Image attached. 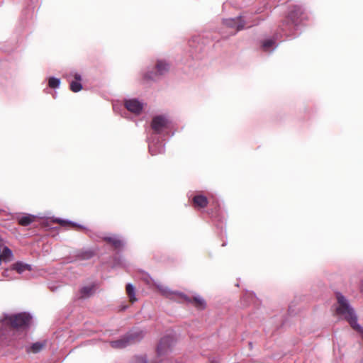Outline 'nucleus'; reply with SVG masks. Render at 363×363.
<instances>
[{"instance_id":"obj_1","label":"nucleus","mask_w":363,"mask_h":363,"mask_svg":"<svg viewBox=\"0 0 363 363\" xmlns=\"http://www.w3.org/2000/svg\"><path fill=\"white\" fill-rule=\"evenodd\" d=\"M335 296L337 299V314L341 318L346 320L351 328L363 339V327L357 323V314L349 300L340 292H337Z\"/></svg>"},{"instance_id":"obj_2","label":"nucleus","mask_w":363,"mask_h":363,"mask_svg":"<svg viewBox=\"0 0 363 363\" xmlns=\"http://www.w3.org/2000/svg\"><path fill=\"white\" fill-rule=\"evenodd\" d=\"M306 18L303 9L300 6H294L289 11L286 20L279 26V30L282 35L287 37L295 38L298 35L296 33L298 30L300 24Z\"/></svg>"},{"instance_id":"obj_3","label":"nucleus","mask_w":363,"mask_h":363,"mask_svg":"<svg viewBox=\"0 0 363 363\" xmlns=\"http://www.w3.org/2000/svg\"><path fill=\"white\" fill-rule=\"evenodd\" d=\"M33 316L27 312L0 314V323L5 326H10L18 331H26L32 323Z\"/></svg>"},{"instance_id":"obj_4","label":"nucleus","mask_w":363,"mask_h":363,"mask_svg":"<svg viewBox=\"0 0 363 363\" xmlns=\"http://www.w3.org/2000/svg\"><path fill=\"white\" fill-rule=\"evenodd\" d=\"M145 335L144 332L140 329L130 330L125 336L117 340L110 342L113 348H123L127 345L140 341Z\"/></svg>"},{"instance_id":"obj_5","label":"nucleus","mask_w":363,"mask_h":363,"mask_svg":"<svg viewBox=\"0 0 363 363\" xmlns=\"http://www.w3.org/2000/svg\"><path fill=\"white\" fill-rule=\"evenodd\" d=\"M172 121L166 115L155 116L151 123L152 135L159 136L167 132L171 126Z\"/></svg>"},{"instance_id":"obj_6","label":"nucleus","mask_w":363,"mask_h":363,"mask_svg":"<svg viewBox=\"0 0 363 363\" xmlns=\"http://www.w3.org/2000/svg\"><path fill=\"white\" fill-rule=\"evenodd\" d=\"M223 25L226 28L233 29L231 35H235L238 31L245 28L251 27L253 24L248 21L247 16H239L236 18H226L223 20Z\"/></svg>"},{"instance_id":"obj_7","label":"nucleus","mask_w":363,"mask_h":363,"mask_svg":"<svg viewBox=\"0 0 363 363\" xmlns=\"http://www.w3.org/2000/svg\"><path fill=\"white\" fill-rule=\"evenodd\" d=\"M169 69L170 65L166 60L158 59L152 70L147 72L144 77L148 79L155 80L159 77L166 74Z\"/></svg>"},{"instance_id":"obj_8","label":"nucleus","mask_w":363,"mask_h":363,"mask_svg":"<svg viewBox=\"0 0 363 363\" xmlns=\"http://www.w3.org/2000/svg\"><path fill=\"white\" fill-rule=\"evenodd\" d=\"M149 152L152 155H156L164 152L163 140L160 136L150 135L148 138Z\"/></svg>"},{"instance_id":"obj_9","label":"nucleus","mask_w":363,"mask_h":363,"mask_svg":"<svg viewBox=\"0 0 363 363\" xmlns=\"http://www.w3.org/2000/svg\"><path fill=\"white\" fill-rule=\"evenodd\" d=\"M157 288L163 296H166L168 298L174 300H179L180 298H183L186 300L187 302H191V299L189 298L184 294L179 292L177 291H172L167 286L159 284L157 286Z\"/></svg>"},{"instance_id":"obj_10","label":"nucleus","mask_w":363,"mask_h":363,"mask_svg":"<svg viewBox=\"0 0 363 363\" xmlns=\"http://www.w3.org/2000/svg\"><path fill=\"white\" fill-rule=\"evenodd\" d=\"M174 344V338L171 335H166L161 338L157 347V353L159 357L165 355L170 350Z\"/></svg>"},{"instance_id":"obj_11","label":"nucleus","mask_w":363,"mask_h":363,"mask_svg":"<svg viewBox=\"0 0 363 363\" xmlns=\"http://www.w3.org/2000/svg\"><path fill=\"white\" fill-rule=\"evenodd\" d=\"M32 267L31 265L24 263L23 262H17L14 263L10 269H6L3 272V275L6 277H9L12 279V277H9V274L13 271H16L18 274H21L26 271H31Z\"/></svg>"},{"instance_id":"obj_12","label":"nucleus","mask_w":363,"mask_h":363,"mask_svg":"<svg viewBox=\"0 0 363 363\" xmlns=\"http://www.w3.org/2000/svg\"><path fill=\"white\" fill-rule=\"evenodd\" d=\"M124 105L128 111L138 115L142 112L144 104L137 99H130L125 100Z\"/></svg>"},{"instance_id":"obj_13","label":"nucleus","mask_w":363,"mask_h":363,"mask_svg":"<svg viewBox=\"0 0 363 363\" xmlns=\"http://www.w3.org/2000/svg\"><path fill=\"white\" fill-rule=\"evenodd\" d=\"M47 341L43 340V341H38L33 343L30 347H28L26 348L27 352L30 353H38L40 351L43 350V349L46 346Z\"/></svg>"},{"instance_id":"obj_14","label":"nucleus","mask_w":363,"mask_h":363,"mask_svg":"<svg viewBox=\"0 0 363 363\" xmlns=\"http://www.w3.org/2000/svg\"><path fill=\"white\" fill-rule=\"evenodd\" d=\"M193 203L195 208H203L208 204V199L205 196L196 195L193 198Z\"/></svg>"},{"instance_id":"obj_15","label":"nucleus","mask_w":363,"mask_h":363,"mask_svg":"<svg viewBox=\"0 0 363 363\" xmlns=\"http://www.w3.org/2000/svg\"><path fill=\"white\" fill-rule=\"evenodd\" d=\"M105 240L111 243L116 249H121L125 245V242L117 235L106 237Z\"/></svg>"},{"instance_id":"obj_16","label":"nucleus","mask_w":363,"mask_h":363,"mask_svg":"<svg viewBox=\"0 0 363 363\" xmlns=\"http://www.w3.org/2000/svg\"><path fill=\"white\" fill-rule=\"evenodd\" d=\"M277 45L276 44L274 39H267L262 42V50L267 52H271L275 50Z\"/></svg>"},{"instance_id":"obj_17","label":"nucleus","mask_w":363,"mask_h":363,"mask_svg":"<svg viewBox=\"0 0 363 363\" xmlns=\"http://www.w3.org/2000/svg\"><path fill=\"white\" fill-rule=\"evenodd\" d=\"M94 292V286L88 285L81 288L79 290V297L81 298H86L93 295Z\"/></svg>"},{"instance_id":"obj_18","label":"nucleus","mask_w":363,"mask_h":363,"mask_svg":"<svg viewBox=\"0 0 363 363\" xmlns=\"http://www.w3.org/2000/svg\"><path fill=\"white\" fill-rule=\"evenodd\" d=\"M18 223L23 226H28L34 221L35 217L32 215L25 214L18 218Z\"/></svg>"},{"instance_id":"obj_19","label":"nucleus","mask_w":363,"mask_h":363,"mask_svg":"<svg viewBox=\"0 0 363 363\" xmlns=\"http://www.w3.org/2000/svg\"><path fill=\"white\" fill-rule=\"evenodd\" d=\"M126 293L131 303H134L137 301V298L135 296V288L132 284L128 283L126 285Z\"/></svg>"},{"instance_id":"obj_20","label":"nucleus","mask_w":363,"mask_h":363,"mask_svg":"<svg viewBox=\"0 0 363 363\" xmlns=\"http://www.w3.org/2000/svg\"><path fill=\"white\" fill-rule=\"evenodd\" d=\"M94 256V252L92 250H84L77 253L76 255L79 260H86L91 259Z\"/></svg>"},{"instance_id":"obj_21","label":"nucleus","mask_w":363,"mask_h":363,"mask_svg":"<svg viewBox=\"0 0 363 363\" xmlns=\"http://www.w3.org/2000/svg\"><path fill=\"white\" fill-rule=\"evenodd\" d=\"M193 301L195 304V306L200 308V309H203L205 308L206 307V301L205 300L201 297L199 295H196V296H194L193 297Z\"/></svg>"},{"instance_id":"obj_22","label":"nucleus","mask_w":363,"mask_h":363,"mask_svg":"<svg viewBox=\"0 0 363 363\" xmlns=\"http://www.w3.org/2000/svg\"><path fill=\"white\" fill-rule=\"evenodd\" d=\"M48 85L50 88L56 89L60 85V79L56 77H50L48 80Z\"/></svg>"},{"instance_id":"obj_23","label":"nucleus","mask_w":363,"mask_h":363,"mask_svg":"<svg viewBox=\"0 0 363 363\" xmlns=\"http://www.w3.org/2000/svg\"><path fill=\"white\" fill-rule=\"evenodd\" d=\"M82 89V85L80 82L72 81L70 82V89L73 92H78Z\"/></svg>"},{"instance_id":"obj_24","label":"nucleus","mask_w":363,"mask_h":363,"mask_svg":"<svg viewBox=\"0 0 363 363\" xmlns=\"http://www.w3.org/2000/svg\"><path fill=\"white\" fill-rule=\"evenodd\" d=\"M8 342L7 337L2 330H0V346L4 345Z\"/></svg>"},{"instance_id":"obj_25","label":"nucleus","mask_w":363,"mask_h":363,"mask_svg":"<svg viewBox=\"0 0 363 363\" xmlns=\"http://www.w3.org/2000/svg\"><path fill=\"white\" fill-rule=\"evenodd\" d=\"M72 76H73L75 81L81 82L82 81V76L80 74L76 72H71Z\"/></svg>"},{"instance_id":"obj_26","label":"nucleus","mask_w":363,"mask_h":363,"mask_svg":"<svg viewBox=\"0 0 363 363\" xmlns=\"http://www.w3.org/2000/svg\"><path fill=\"white\" fill-rule=\"evenodd\" d=\"M133 363H147V362L145 357H138Z\"/></svg>"},{"instance_id":"obj_27","label":"nucleus","mask_w":363,"mask_h":363,"mask_svg":"<svg viewBox=\"0 0 363 363\" xmlns=\"http://www.w3.org/2000/svg\"><path fill=\"white\" fill-rule=\"evenodd\" d=\"M56 221L58 223H60L61 225H64L65 223H67V221H65L63 220H61L60 218L57 219ZM67 223L73 226H75L76 224L71 222V221H67Z\"/></svg>"},{"instance_id":"obj_28","label":"nucleus","mask_w":363,"mask_h":363,"mask_svg":"<svg viewBox=\"0 0 363 363\" xmlns=\"http://www.w3.org/2000/svg\"><path fill=\"white\" fill-rule=\"evenodd\" d=\"M113 108L115 112H118V104H113Z\"/></svg>"},{"instance_id":"obj_29","label":"nucleus","mask_w":363,"mask_h":363,"mask_svg":"<svg viewBox=\"0 0 363 363\" xmlns=\"http://www.w3.org/2000/svg\"><path fill=\"white\" fill-rule=\"evenodd\" d=\"M360 290L363 293V279L361 281Z\"/></svg>"},{"instance_id":"obj_30","label":"nucleus","mask_w":363,"mask_h":363,"mask_svg":"<svg viewBox=\"0 0 363 363\" xmlns=\"http://www.w3.org/2000/svg\"><path fill=\"white\" fill-rule=\"evenodd\" d=\"M50 289H51V290H52V291H54V290H55V289H54V288H52V286H50Z\"/></svg>"}]
</instances>
